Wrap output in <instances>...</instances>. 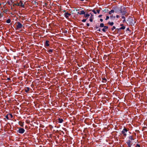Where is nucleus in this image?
<instances>
[{"instance_id":"nucleus-14","label":"nucleus","mask_w":147,"mask_h":147,"mask_svg":"<svg viewBox=\"0 0 147 147\" xmlns=\"http://www.w3.org/2000/svg\"><path fill=\"white\" fill-rule=\"evenodd\" d=\"M115 17V16H114L113 15H112L110 16V18L111 19H114Z\"/></svg>"},{"instance_id":"nucleus-8","label":"nucleus","mask_w":147,"mask_h":147,"mask_svg":"<svg viewBox=\"0 0 147 147\" xmlns=\"http://www.w3.org/2000/svg\"><path fill=\"white\" fill-rule=\"evenodd\" d=\"M131 141L130 140H128L127 142V143L128 145V147H131Z\"/></svg>"},{"instance_id":"nucleus-5","label":"nucleus","mask_w":147,"mask_h":147,"mask_svg":"<svg viewBox=\"0 0 147 147\" xmlns=\"http://www.w3.org/2000/svg\"><path fill=\"white\" fill-rule=\"evenodd\" d=\"M24 1H19V3L20 6L21 7L24 8Z\"/></svg>"},{"instance_id":"nucleus-40","label":"nucleus","mask_w":147,"mask_h":147,"mask_svg":"<svg viewBox=\"0 0 147 147\" xmlns=\"http://www.w3.org/2000/svg\"><path fill=\"white\" fill-rule=\"evenodd\" d=\"M40 68V67H37V68ZM37 70H38H38H40L39 69H37Z\"/></svg>"},{"instance_id":"nucleus-32","label":"nucleus","mask_w":147,"mask_h":147,"mask_svg":"<svg viewBox=\"0 0 147 147\" xmlns=\"http://www.w3.org/2000/svg\"><path fill=\"white\" fill-rule=\"evenodd\" d=\"M100 10L99 9H98L97 10V12L98 13H99Z\"/></svg>"},{"instance_id":"nucleus-6","label":"nucleus","mask_w":147,"mask_h":147,"mask_svg":"<svg viewBox=\"0 0 147 147\" xmlns=\"http://www.w3.org/2000/svg\"><path fill=\"white\" fill-rule=\"evenodd\" d=\"M65 17L67 18H68L71 15V14L68 12L65 13L64 14Z\"/></svg>"},{"instance_id":"nucleus-38","label":"nucleus","mask_w":147,"mask_h":147,"mask_svg":"<svg viewBox=\"0 0 147 147\" xmlns=\"http://www.w3.org/2000/svg\"><path fill=\"white\" fill-rule=\"evenodd\" d=\"M100 20L101 22H102L103 21V19H100Z\"/></svg>"},{"instance_id":"nucleus-25","label":"nucleus","mask_w":147,"mask_h":147,"mask_svg":"<svg viewBox=\"0 0 147 147\" xmlns=\"http://www.w3.org/2000/svg\"><path fill=\"white\" fill-rule=\"evenodd\" d=\"M9 115V114H7L6 116H5V117L8 119V120H9V119L8 117V116Z\"/></svg>"},{"instance_id":"nucleus-47","label":"nucleus","mask_w":147,"mask_h":147,"mask_svg":"<svg viewBox=\"0 0 147 147\" xmlns=\"http://www.w3.org/2000/svg\"><path fill=\"white\" fill-rule=\"evenodd\" d=\"M1 5V4L0 3V5Z\"/></svg>"},{"instance_id":"nucleus-10","label":"nucleus","mask_w":147,"mask_h":147,"mask_svg":"<svg viewBox=\"0 0 147 147\" xmlns=\"http://www.w3.org/2000/svg\"><path fill=\"white\" fill-rule=\"evenodd\" d=\"M58 122L59 123H62L63 122V119L60 118L58 119Z\"/></svg>"},{"instance_id":"nucleus-3","label":"nucleus","mask_w":147,"mask_h":147,"mask_svg":"<svg viewBox=\"0 0 147 147\" xmlns=\"http://www.w3.org/2000/svg\"><path fill=\"white\" fill-rule=\"evenodd\" d=\"M127 131V129L126 128H125L123 129L121 132L124 136H126L127 135L126 133Z\"/></svg>"},{"instance_id":"nucleus-15","label":"nucleus","mask_w":147,"mask_h":147,"mask_svg":"<svg viewBox=\"0 0 147 147\" xmlns=\"http://www.w3.org/2000/svg\"><path fill=\"white\" fill-rule=\"evenodd\" d=\"M108 24L110 25V26H112L113 25L114 23L113 22H109L108 23Z\"/></svg>"},{"instance_id":"nucleus-4","label":"nucleus","mask_w":147,"mask_h":147,"mask_svg":"<svg viewBox=\"0 0 147 147\" xmlns=\"http://www.w3.org/2000/svg\"><path fill=\"white\" fill-rule=\"evenodd\" d=\"M17 24H18L17 25V29H20L22 28V25L20 22H17Z\"/></svg>"},{"instance_id":"nucleus-22","label":"nucleus","mask_w":147,"mask_h":147,"mask_svg":"<svg viewBox=\"0 0 147 147\" xmlns=\"http://www.w3.org/2000/svg\"><path fill=\"white\" fill-rule=\"evenodd\" d=\"M102 82H106L107 81V79L105 78H104L102 79Z\"/></svg>"},{"instance_id":"nucleus-19","label":"nucleus","mask_w":147,"mask_h":147,"mask_svg":"<svg viewBox=\"0 0 147 147\" xmlns=\"http://www.w3.org/2000/svg\"><path fill=\"white\" fill-rule=\"evenodd\" d=\"M16 5V6H19L20 5H19V3L17 2V3H14L13 4V5Z\"/></svg>"},{"instance_id":"nucleus-7","label":"nucleus","mask_w":147,"mask_h":147,"mask_svg":"<svg viewBox=\"0 0 147 147\" xmlns=\"http://www.w3.org/2000/svg\"><path fill=\"white\" fill-rule=\"evenodd\" d=\"M104 28L102 29V30L104 32H105L107 30V29L108 28V27L107 26H105Z\"/></svg>"},{"instance_id":"nucleus-11","label":"nucleus","mask_w":147,"mask_h":147,"mask_svg":"<svg viewBox=\"0 0 147 147\" xmlns=\"http://www.w3.org/2000/svg\"><path fill=\"white\" fill-rule=\"evenodd\" d=\"M49 41H48V40H47L45 42V45L46 46H49Z\"/></svg>"},{"instance_id":"nucleus-21","label":"nucleus","mask_w":147,"mask_h":147,"mask_svg":"<svg viewBox=\"0 0 147 147\" xmlns=\"http://www.w3.org/2000/svg\"><path fill=\"white\" fill-rule=\"evenodd\" d=\"M100 26L101 27H104L105 26H104V24L103 23H101L100 24Z\"/></svg>"},{"instance_id":"nucleus-12","label":"nucleus","mask_w":147,"mask_h":147,"mask_svg":"<svg viewBox=\"0 0 147 147\" xmlns=\"http://www.w3.org/2000/svg\"><path fill=\"white\" fill-rule=\"evenodd\" d=\"M114 11L113 10H111V11H109V14L111 15L112 13H114Z\"/></svg>"},{"instance_id":"nucleus-9","label":"nucleus","mask_w":147,"mask_h":147,"mask_svg":"<svg viewBox=\"0 0 147 147\" xmlns=\"http://www.w3.org/2000/svg\"><path fill=\"white\" fill-rule=\"evenodd\" d=\"M85 12L84 10H82L80 11V13H79V12H78V13H79L80 15L84 14Z\"/></svg>"},{"instance_id":"nucleus-36","label":"nucleus","mask_w":147,"mask_h":147,"mask_svg":"<svg viewBox=\"0 0 147 147\" xmlns=\"http://www.w3.org/2000/svg\"><path fill=\"white\" fill-rule=\"evenodd\" d=\"M117 18H118L119 17V15H117L116 16Z\"/></svg>"},{"instance_id":"nucleus-16","label":"nucleus","mask_w":147,"mask_h":147,"mask_svg":"<svg viewBox=\"0 0 147 147\" xmlns=\"http://www.w3.org/2000/svg\"><path fill=\"white\" fill-rule=\"evenodd\" d=\"M90 16V15L88 14H84V16L85 18H88Z\"/></svg>"},{"instance_id":"nucleus-41","label":"nucleus","mask_w":147,"mask_h":147,"mask_svg":"<svg viewBox=\"0 0 147 147\" xmlns=\"http://www.w3.org/2000/svg\"><path fill=\"white\" fill-rule=\"evenodd\" d=\"M20 125L22 127H23V124L21 125Z\"/></svg>"},{"instance_id":"nucleus-20","label":"nucleus","mask_w":147,"mask_h":147,"mask_svg":"<svg viewBox=\"0 0 147 147\" xmlns=\"http://www.w3.org/2000/svg\"><path fill=\"white\" fill-rule=\"evenodd\" d=\"M53 49H49L48 51V52H49V53H51L53 52Z\"/></svg>"},{"instance_id":"nucleus-26","label":"nucleus","mask_w":147,"mask_h":147,"mask_svg":"<svg viewBox=\"0 0 147 147\" xmlns=\"http://www.w3.org/2000/svg\"><path fill=\"white\" fill-rule=\"evenodd\" d=\"M122 18L124 19V20L123 21V22H124L125 21V17L124 16H122Z\"/></svg>"},{"instance_id":"nucleus-28","label":"nucleus","mask_w":147,"mask_h":147,"mask_svg":"<svg viewBox=\"0 0 147 147\" xmlns=\"http://www.w3.org/2000/svg\"><path fill=\"white\" fill-rule=\"evenodd\" d=\"M93 21L92 18V17H90V21L91 22H92Z\"/></svg>"},{"instance_id":"nucleus-34","label":"nucleus","mask_w":147,"mask_h":147,"mask_svg":"<svg viewBox=\"0 0 147 147\" xmlns=\"http://www.w3.org/2000/svg\"><path fill=\"white\" fill-rule=\"evenodd\" d=\"M93 13H95V14H96V12L95 11H94V10L93 11Z\"/></svg>"},{"instance_id":"nucleus-27","label":"nucleus","mask_w":147,"mask_h":147,"mask_svg":"<svg viewBox=\"0 0 147 147\" xmlns=\"http://www.w3.org/2000/svg\"><path fill=\"white\" fill-rule=\"evenodd\" d=\"M116 28L115 26H113V28H112L111 29L112 30H115V29Z\"/></svg>"},{"instance_id":"nucleus-24","label":"nucleus","mask_w":147,"mask_h":147,"mask_svg":"<svg viewBox=\"0 0 147 147\" xmlns=\"http://www.w3.org/2000/svg\"><path fill=\"white\" fill-rule=\"evenodd\" d=\"M29 90V88H27L26 89V92H28Z\"/></svg>"},{"instance_id":"nucleus-2","label":"nucleus","mask_w":147,"mask_h":147,"mask_svg":"<svg viewBox=\"0 0 147 147\" xmlns=\"http://www.w3.org/2000/svg\"><path fill=\"white\" fill-rule=\"evenodd\" d=\"M25 131L24 129L22 128H20L17 131L20 134H22L24 133Z\"/></svg>"},{"instance_id":"nucleus-45","label":"nucleus","mask_w":147,"mask_h":147,"mask_svg":"<svg viewBox=\"0 0 147 147\" xmlns=\"http://www.w3.org/2000/svg\"><path fill=\"white\" fill-rule=\"evenodd\" d=\"M98 28V27H96V28Z\"/></svg>"},{"instance_id":"nucleus-43","label":"nucleus","mask_w":147,"mask_h":147,"mask_svg":"<svg viewBox=\"0 0 147 147\" xmlns=\"http://www.w3.org/2000/svg\"><path fill=\"white\" fill-rule=\"evenodd\" d=\"M123 25V24H121L120 25V26H122Z\"/></svg>"},{"instance_id":"nucleus-23","label":"nucleus","mask_w":147,"mask_h":147,"mask_svg":"<svg viewBox=\"0 0 147 147\" xmlns=\"http://www.w3.org/2000/svg\"><path fill=\"white\" fill-rule=\"evenodd\" d=\"M32 3H33L34 5V4H35V5H36V0H34V1H32Z\"/></svg>"},{"instance_id":"nucleus-33","label":"nucleus","mask_w":147,"mask_h":147,"mask_svg":"<svg viewBox=\"0 0 147 147\" xmlns=\"http://www.w3.org/2000/svg\"><path fill=\"white\" fill-rule=\"evenodd\" d=\"M136 147H140V146L139 145L137 144Z\"/></svg>"},{"instance_id":"nucleus-48","label":"nucleus","mask_w":147,"mask_h":147,"mask_svg":"<svg viewBox=\"0 0 147 147\" xmlns=\"http://www.w3.org/2000/svg\"><path fill=\"white\" fill-rule=\"evenodd\" d=\"M37 86H36V88Z\"/></svg>"},{"instance_id":"nucleus-39","label":"nucleus","mask_w":147,"mask_h":147,"mask_svg":"<svg viewBox=\"0 0 147 147\" xmlns=\"http://www.w3.org/2000/svg\"><path fill=\"white\" fill-rule=\"evenodd\" d=\"M86 25L87 26H90L89 24L88 23H87Z\"/></svg>"},{"instance_id":"nucleus-17","label":"nucleus","mask_w":147,"mask_h":147,"mask_svg":"<svg viewBox=\"0 0 147 147\" xmlns=\"http://www.w3.org/2000/svg\"><path fill=\"white\" fill-rule=\"evenodd\" d=\"M6 22L7 23H9L11 22V20L10 19H7L6 21Z\"/></svg>"},{"instance_id":"nucleus-1","label":"nucleus","mask_w":147,"mask_h":147,"mask_svg":"<svg viewBox=\"0 0 147 147\" xmlns=\"http://www.w3.org/2000/svg\"><path fill=\"white\" fill-rule=\"evenodd\" d=\"M37 120L36 119H34L32 121L31 123L34 126H35V127H37Z\"/></svg>"},{"instance_id":"nucleus-30","label":"nucleus","mask_w":147,"mask_h":147,"mask_svg":"<svg viewBox=\"0 0 147 147\" xmlns=\"http://www.w3.org/2000/svg\"><path fill=\"white\" fill-rule=\"evenodd\" d=\"M109 16H107L106 18V19H105V20H107L108 19H109Z\"/></svg>"},{"instance_id":"nucleus-29","label":"nucleus","mask_w":147,"mask_h":147,"mask_svg":"<svg viewBox=\"0 0 147 147\" xmlns=\"http://www.w3.org/2000/svg\"><path fill=\"white\" fill-rule=\"evenodd\" d=\"M9 115L10 116L11 118H12L13 117V115L11 114H9Z\"/></svg>"},{"instance_id":"nucleus-42","label":"nucleus","mask_w":147,"mask_h":147,"mask_svg":"<svg viewBox=\"0 0 147 147\" xmlns=\"http://www.w3.org/2000/svg\"><path fill=\"white\" fill-rule=\"evenodd\" d=\"M121 13H123V14L125 13H123L121 11Z\"/></svg>"},{"instance_id":"nucleus-18","label":"nucleus","mask_w":147,"mask_h":147,"mask_svg":"<svg viewBox=\"0 0 147 147\" xmlns=\"http://www.w3.org/2000/svg\"><path fill=\"white\" fill-rule=\"evenodd\" d=\"M125 26H123L122 27H121L120 28H119V29L120 30H124L125 29Z\"/></svg>"},{"instance_id":"nucleus-44","label":"nucleus","mask_w":147,"mask_h":147,"mask_svg":"<svg viewBox=\"0 0 147 147\" xmlns=\"http://www.w3.org/2000/svg\"><path fill=\"white\" fill-rule=\"evenodd\" d=\"M84 0H80L81 1H84Z\"/></svg>"},{"instance_id":"nucleus-46","label":"nucleus","mask_w":147,"mask_h":147,"mask_svg":"<svg viewBox=\"0 0 147 147\" xmlns=\"http://www.w3.org/2000/svg\"><path fill=\"white\" fill-rule=\"evenodd\" d=\"M98 31H100V30H99Z\"/></svg>"},{"instance_id":"nucleus-13","label":"nucleus","mask_w":147,"mask_h":147,"mask_svg":"<svg viewBox=\"0 0 147 147\" xmlns=\"http://www.w3.org/2000/svg\"><path fill=\"white\" fill-rule=\"evenodd\" d=\"M129 140L130 141L134 140V139H133V137L132 136H129Z\"/></svg>"},{"instance_id":"nucleus-35","label":"nucleus","mask_w":147,"mask_h":147,"mask_svg":"<svg viewBox=\"0 0 147 147\" xmlns=\"http://www.w3.org/2000/svg\"><path fill=\"white\" fill-rule=\"evenodd\" d=\"M7 80H8V81H9L10 80H11L10 79V78H7Z\"/></svg>"},{"instance_id":"nucleus-37","label":"nucleus","mask_w":147,"mask_h":147,"mask_svg":"<svg viewBox=\"0 0 147 147\" xmlns=\"http://www.w3.org/2000/svg\"><path fill=\"white\" fill-rule=\"evenodd\" d=\"M102 15H99L98 16V17H99V18H100V17H102Z\"/></svg>"},{"instance_id":"nucleus-31","label":"nucleus","mask_w":147,"mask_h":147,"mask_svg":"<svg viewBox=\"0 0 147 147\" xmlns=\"http://www.w3.org/2000/svg\"><path fill=\"white\" fill-rule=\"evenodd\" d=\"M86 21V19H83L82 20V21L83 22H85Z\"/></svg>"}]
</instances>
